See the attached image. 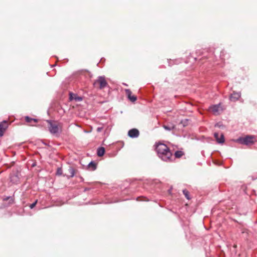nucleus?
<instances>
[{"label":"nucleus","instance_id":"obj_21","mask_svg":"<svg viewBox=\"0 0 257 257\" xmlns=\"http://www.w3.org/2000/svg\"><path fill=\"white\" fill-rule=\"evenodd\" d=\"M164 128L168 131H171L174 129V126L164 125Z\"/></svg>","mask_w":257,"mask_h":257},{"label":"nucleus","instance_id":"obj_1","mask_svg":"<svg viewBox=\"0 0 257 257\" xmlns=\"http://www.w3.org/2000/svg\"><path fill=\"white\" fill-rule=\"evenodd\" d=\"M158 157L163 161H172V154L169 148L164 144H159L156 148Z\"/></svg>","mask_w":257,"mask_h":257},{"label":"nucleus","instance_id":"obj_19","mask_svg":"<svg viewBox=\"0 0 257 257\" xmlns=\"http://www.w3.org/2000/svg\"><path fill=\"white\" fill-rule=\"evenodd\" d=\"M69 174H70V177H73L75 175V170L72 167H69L68 169Z\"/></svg>","mask_w":257,"mask_h":257},{"label":"nucleus","instance_id":"obj_11","mask_svg":"<svg viewBox=\"0 0 257 257\" xmlns=\"http://www.w3.org/2000/svg\"><path fill=\"white\" fill-rule=\"evenodd\" d=\"M105 153V149L103 147H99L97 150V155L99 157L102 156Z\"/></svg>","mask_w":257,"mask_h":257},{"label":"nucleus","instance_id":"obj_23","mask_svg":"<svg viewBox=\"0 0 257 257\" xmlns=\"http://www.w3.org/2000/svg\"><path fill=\"white\" fill-rule=\"evenodd\" d=\"M37 203V200H36L34 203H33L32 204H31L30 205V207L31 209H32L36 205Z\"/></svg>","mask_w":257,"mask_h":257},{"label":"nucleus","instance_id":"obj_12","mask_svg":"<svg viewBox=\"0 0 257 257\" xmlns=\"http://www.w3.org/2000/svg\"><path fill=\"white\" fill-rule=\"evenodd\" d=\"M73 93H72V92H70L69 93V98L71 100H75L77 101H80L82 100V97H79V96H77L76 95V96L75 97H73Z\"/></svg>","mask_w":257,"mask_h":257},{"label":"nucleus","instance_id":"obj_17","mask_svg":"<svg viewBox=\"0 0 257 257\" xmlns=\"http://www.w3.org/2000/svg\"><path fill=\"white\" fill-rule=\"evenodd\" d=\"M10 200V201H9V203L10 204H12L14 203V199L11 196H7V197H5V198H4L3 199V200L5 201H8Z\"/></svg>","mask_w":257,"mask_h":257},{"label":"nucleus","instance_id":"obj_14","mask_svg":"<svg viewBox=\"0 0 257 257\" xmlns=\"http://www.w3.org/2000/svg\"><path fill=\"white\" fill-rule=\"evenodd\" d=\"M88 167L91 170L94 171L96 169V164L93 161H91L88 165Z\"/></svg>","mask_w":257,"mask_h":257},{"label":"nucleus","instance_id":"obj_18","mask_svg":"<svg viewBox=\"0 0 257 257\" xmlns=\"http://www.w3.org/2000/svg\"><path fill=\"white\" fill-rule=\"evenodd\" d=\"M183 153L180 151H177L175 153V156L176 158H179L183 155Z\"/></svg>","mask_w":257,"mask_h":257},{"label":"nucleus","instance_id":"obj_24","mask_svg":"<svg viewBox=\"0 0 257 257\" xmlns=\"http://www.w3.org/2000/svg\"><path fill=\"white\" fill-rule=\"evenodd\" d=\"M103 130V127H98L97 128V132H100Z\"/></svg>","mask_w":257,"mask_h":257},{"label":"nucleus","instance_id":"obj_16","mask_svg":"<svg viewBox=\"0 0 257 257\" xmlns=\"http://www.w3.org/2000/svg\"><path fill=\"white\" fill-rule=\"evenodd\" d=\"M190 122V120L188 119H184L181 121L180 123L183 126L185 127L187 126Z\"/></svg>","mask_w":257,"mask_h":257},{"label":"nucleus","instance_id":"obj_26","mask_svg":"<svg viewBox=\"0 0 257 257\" xmlns=\"http://www.w3.org/2000/svg\"><path fill=\"white\" fill-rule=\"evenodd\" d=\"M123 84L124 85L127 86V85L126 84H125V83H123Z\"/></svg>","mask_w":257,"mask_h":257},{"label":"nucleus","instance_id":"obj_15","mask_svg":"<svg viewBox=\"0 0 257 257\" xmlns=\"http://www.w3.org/2000/svg\"><path fill=\"white\" fill-rule=\"evenodd\" d=\"M25 120L26 122H29V123H31L32 121H34V122H38V120L37 119L31 118L28 116L25 117Z\"/></svg>","mask_w":257,"mask_h":257},{"label":"nucleus","instance_id":"obj_6","mask_svg":"<svg viewBox=\"0 0 257 257\" xmlns=\"http://www.w3.org/2000/svg\"><path fill=\"white\" fill-rule=\"evenodd\" d=\"M210 110L215 115L218 114L220 110H221V108L220 104H216L212 105L210 107Z\"/></svg>","mask_w":257,"mask_h":257},{"label":"nucleus","instance_id":"obj_8","mask_svg":"<svg viewBox=\"0 0 257 257\" xmlns=\"http://www.w3.org/2000/svg\"><path fill=\"white\" fill-rule=\"evenodd\" d=\"M241 96V93L240 92H237L234 91L230 96V100L231 101H236L239 99Z\"/></svg>","mask_w":257,"mask_h":257},{"label":"nucleus","instance_id":"obj_25","mask_svg":"<svg viewBox=\"0 0 257 257\" xmlns=\"http://www.w3.org/2000/svg\"><path fill=\"white\" fill-rule=\"evenodd\" d=\"M76 94H73V97H75L76 96Z\"/></svg>","mask_w":257,"mask_h":257},{"label":"nucleus","instance_id":"obj_7","mask_svg":"<svg viewBox=\"0 0 257 257\" xmlns=\"http://www.w3.org/2000/svg\"><path fill=\"white\" fill-rule=\"evenodd\" d=\"M8 127V123L6 120H4L0 123V137L4 135V132Z\"/></svg>","mask_w":257,"mask_h":257},{"label":"nucleus","instance_id":"obj_4","mask_svg":"<svg viewBox=\"0 0 257 257\" xmlns=\"http://www.w3.org/2000/svg\"><path fill=\"white\" fill-rule=\"evenodd\" d=\"M48 123V128L50 133L52 134H56L58 133L59 128L58 125L53 123L51 120H47Z\"/></svg>","mask_w":257,"mask_h":257},{"label":"nucleus","instance_id":"obj_20","mask_svg":"<svg viewBox=\"0 0 257 257\" xmlns=\"http://www.w3.org/2000/svg\"><path fill=\"white\" fill-rule=\"evenodd\" d=\"M183 194L185 195V197L187 199H190V197H189V192L187 190H185V189L183 190Z\"/></svg>","mask_w":257,"mask_h":257},{"label":"nucleus","instance_id":"obj_2","mask_svg":"<svg viewBox=\"0 0 257 257\" xmlns=\"http://www.w3.org/2000/svg\"><path fill=\"white\" fill-rule=\"evenodd\" d=\"M255 137L254 136H246L245 137L239 138L237 139V142L242 145L247 146L252 145L254 143Z\"/></svg>","mask_w":257,"mask_h":257},{"label":"nucleus","instance_id":"obj_5","mask_svg":"<svg viewBox=\"0 0 257 257\" xmlns=\"http://www.w3.org/2000/svg\"><path fill=\"white\" fill-rule=\"evenodd\" d=\"M128 136L132 138H136L139 136V131L136 128L131 129L128 132Z\"/></svg>","mask_w":257,"mask_h":257},{"label":"nucleus","instance_id":"obj_10","mask_svg":"<svg viewBox=\"0 0 257 257\" xmlns=\"http://www.w3.org/2000/svg\"><path fill=\"white\" fill-rule=\"evenodd\" d=\"M214 136L218 143L222 144L224 143V139L223 135L222 134L220 135V138H219V134L217 133H215L214 134Z\"/></svg>","mask_w":257,"mask_h":257},{"label":"nucleus","instance_id":"obj_9","mask_svg":"<svg viewBox=\"0 0 257 257\" xmlns=\"http://www.w3.org/2000/svg\"><path fill=\"white\" fill-rule=\"evenodd\" d=\"M125 92L126 93V94L128 97V98L132 101L134 102L137 100V97L133 95L132 96V92L131 91L128 89H125Z\"/></svg>","mask_w":257,"mask_h":257},{"label":"nucleus","instance_id":"obj_3","mask_svg":"<svg viewBox=\"0 0 257 257\" xmlns=\"http://www.w3.org/2000/svg\"><path fill=\"white\" fill-rule=\"evenodd\" d=\"M107 82L105 80L104 76H98L97 79L94 81L93 85L95 87H98L100 89H102L107 85Z\"/></svg>","mask_w":257,"mask_h":257},{"label":"nucleus","instance_id":"obj_13","mask_svg":"<svg viewBox=\"0 0 257 257\" xmlns=\"http://www.w3.org/2000/svg\"><path fill=\"white\" fill-rule=\"evenodd\" d=\"M11 182L13 183H17L19 181V177L17 175L14 174L10 177Z\"/></svg>","mask_w":257,"mask_h":257},{"label":"nucleus","instance_id":"obj_22","mask_svg":"<svg viewBox=\"0 0 257 257\" xmlns=\"http://www.w3.org/2000/svg\"><path fill=\"white\" fill-rule=\"evenodd\" d=\"M62 172H63V171H62V169L61 168H58L57 170L56 174L57 175L60 176L62 174Z\"/></svg>","mask_w":257,"mask_h":257}]
</instances>
